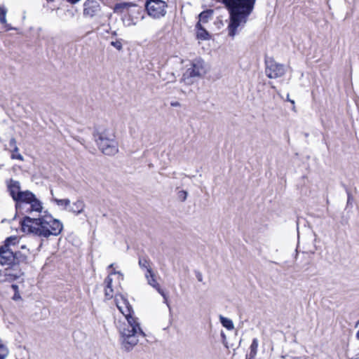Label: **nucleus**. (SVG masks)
<instances>
[{"label":"nucleus","instance_id":"26","mask_svg":"<svg viewBox=\"0 0 359 359\" xmlns=\"http://www.w3.org/2000/svg\"><path fill=\"white\" fill-rule=\"evenodd\" d=\"M111 45L116 48L117 50H121L123 48L122 43L120 41H111Z\"/></svg>","mask_w":359,"mask_h":359},{"label":"nucleus","instance_id":"27","mask_svg":"<svg viewBox=\"0 0 359 359\" xmlns=\"http://www.w3.org/2000/svg\"><path fill=\"white\" fill-rule=\"evenodd\" d=\"M112 278L110 277V276H108L104 280V283L106 284L105 287H112Z\"/></svg>","mask_w":359,"mask_h":359},{"label":"nucleus","instance_id":"31","mask_svg":"<svg viewBox=\"0 0 359 359\" xmlns=\"http://www.w3.org/2000/svg\"><path fill=\"white\" fill-rule=\"evenodd\" d=\"M170 105L172 107H180L181 106L180 103L179 102H177V101L176 102H172L170 103Z\"/></svg>","mask_w":359,"mask_h":359},{"label":"nucleus","instance_id":"21","mask_svg":"<svg viewBox=\"0 0 359 359\" xmlns=\"http://www.w3.org/2000/svg\"><path fill=\"white\" fill-rule=\"evenodd\" d=\"M149 260L147 257H141L139 259V265L141 268L146 269L148 273V268H151L149 265Z\"/></svg>","mask_w":359,"mask_h":359},{"label":"nucleus","instance_id":"9","mask_svg":"<svg viewBox=\"0 0 359 359\" xmlns=\"http://www.w3.org/2000/svg\"><path fill=\"white\" fill-rule=\"evenodd\" d=\"M8 189L11 196L15 202V208L18 203L22 202V201L29 195L31 192L29 190L21 191L20 183L18 181L11 179L8 182Z\"/></svg>","mask_w":359,"mask_h":359},{"label":"nucleus","instance_id":"36","mask_svg":"<svg viewBox=\"0 0 359 359\" xmlns=\"http://www.w3.org/2000/svg\"><path fill=\"white\" fill-rule=\"evenodd\" d=\"M113 266H114V264H111L108 266V268H109V269H111V268H112V267H113Z\"/></svg>","mask_w":359,"mask_h":359},{"label":"nucleus","instance_id":"12","mask_svg":"<svg viewBox=\"0 0 359 359\" xmlns=\"http://www.w3.org/2000/svg\"><path fill=\"white\" fill-rule=\"evenodd\" d=\"M146 278L147 279L148 284L155 288L158 292L163 297L164 302L169 306L167 295L164 292V291L161 288L159 284L157 283L155 279V275L151 269V268H148V273L145 274Z\"/></svg>","mask_w":359,"mask_h":359},{"label":"nucleus","instance_id":"5","mask_svg":"<svg viewBox=\"0 0 359 359\" xmlns=\"http://www.w3.org/2000/svg\"><path fill=\"white\" fill-rule=\"evenodd\" d=\"M93 135L98 149L104 155L114 156L118 152L115 133L109 128L96 127Z\"/></svg>","mask_w":359,"mask_h":359},{"label":"nucleus","instance_id":"28","mask_svg":"<svg viewBox=\"0 0 359 359\" xmlns=\"http://www.w3.org/2000/svg\"><path fill=\"white\" fill-rule=\"evenodd\" d=\"M11 158L13 159L16 158L20 161H23V156L18 152H13Z\"/></svg>","mask_w":359,"mask_h":359},{"label":"nucleus","instance_id":"30","mask_svg":"<svg viewBox=\"0 0 359 359\" xmlns=\"http://www.w3.org/2000/svg\"><path fill=\"white\" fill-rule=\"evenodd\" d=\"M221 337H222V342H223V344H224V346H225L226 347H228V346H227V345H226V337L225 334H224L223 332H221Z\"/></svg>","mask_w":359,"mask_h":359},{"label":"nucleus","instance_id":"10","mask_svg":"<svg viewBox=\"0 0 359 359\" xmlns=\"http://www.w3.org/2000/svg\"><path fill=\"white\" fill-rule=\"evenodd\" d=\"M265 73L270 79H276L283 76L285 73L284 65L277 63L273 58L269 57L265 60Z\"/></svg>","mask_w":359,"mask_h":359},{"label":"nucleus","instance_id":"38","mask_svg":"<svg viewBox=\"0 0 359 359\" xmlns=\"http://www.w3.org/2000/svg\"><path fill=\"white\" fill-rule=\"evenodd\" d=\"M50 193H51V195H53V190L50 191Z\"/></svg>","mask_w":359,"mask_h":359},{"label":"nucleus","instance_id":"33","mask_svg":"<svg viewBox=\"0 0 359 359\" xmlns=\"http://www.w3.org/2000/svg\"><path fill=\"white\" fill-rule=\"evenodd\" d=\"M351 201V195L348 194V203Z\"/></svg>","mask_w":359,"mask_h":359},{"label":"nucleus","instance_id":"6","mask_svg":"<svg viewBox=\"0 0 359 359\" xmlns=\"http://www.w3.org/2000/svg\"><path fill=\"white\" fill-rule=\"evenodd\" d=\"M15 209L18 214L25 217L34 212L41 213L43 206L41 201L31 191L22 202L18 204Z\"/></svg>","mask_w":359,"mask_h":359},{"label":"nucleus","instance_id":"11","mask_svg":"<svg viewBox=\"0 0 359 359\" xmlns=\"http://www.w3.org/2000/svg\"><path fill=\"white\" fill-rule=\"evenodd\" d=\"M83 15L93 18L100 11V5L97 0H88L83 5Z\"/></svg>","mask_w":359,"mask_h":359},{"label":"nucleus","instance_id":"15","mask_svg":"<svg viewBox=\"0 0 359 359\" xmlns=\"http://www.w3.org/2000/svg\"><path fill=\"white\" fill-rule=\"evenodd\" d=\"M213 14L212 10H207L205 11L201 12L198 17H199V21L198 22H202L203 23H206L208 22V20L212 18Z\"/></svg>","mask_w":359,"mask_h":359},{"label":"nucleus","instance_id":"19","mask_svg":"<svg viewBox=\"0 0 359 359\" xmlns=\"http://www.w3.org/2000/svg\"><path fill=\"white\" fill-rule=\"evenodd\" d=\"M53 201L57 203V205L63 206L65 209L70 205V201L69 199H57L56 198H53Z\"/></svg>","mask_w":359,"mask_h":359},{"label":"nucleus","instance_id":"22","mask_svg":"<svg viewBox=\"0 0 359 359\" xmlns=\"http://www.w3.org/2000/svg\"><path fill=\"white\" fill-rule=\"evenodd\" d=\"M8 353V348L5 345L0 344V359H6Z\"/></svg>","mask_w":359,"mask_h":359},{"label":"nucleus","instance_id":"20","mask_svg":"<svg viewBox=\"0 0 359 359\" xmlns=\"http://www.w3.org/2000/svg\"><path fill=\"white\" fill-rule=\"evenodd\" d=\"M6 13L7 10L4 8L0 7V22L3 25H5L6 27H8V25L6 24Z\"/></svg>","mask_w":359,"mask_h":359},{"label":"nucleus","instance_id":"4","mask_svg":"<svg viewBox=\"0 0 359 359\" xmlns=\"http://www.w3.org/2000/svg\"><path fill=\"white\" fill-rule=\"evenodd\" d=\"M18 243L17 236H10L0 247L1 264L9 266V268L6 269V276H11L13 279H17L22 275L20 265L26 264L27 260V254L17 250Z\"/></svg>","mask_w":359,"mask_h":359},{"label":"nucleus","instance_id":"16","mask_svg":"<svg viewBox=\"0 0 359 359\" xmlns=\"http://www.w3.org/2000/svg\"><path fill=\"white\" fill-rule=\"evenodd\" d=\"M196 28L198 29L197 37L202 40H205L208 39L209 34L208 32L201 26L200 22H197Z\"/></svg>","mask_w":359,"mask_h":359},{"label":"nucleus","instance_id":"14","mask_svg":"<svg viewBox=\"0 0 359 359\" xmlns=\"http://www.w3.org/2000/svg\"><path fill=\"white\" fill-rule=\"evenodd\" d=\"M84 207V202L82 200H77L73 203L72 206L69 207V211L76 215H79L83 211Z\"/></svg>","mask_w":359,"mask_h":359},{"label":"nucleus","instance_id":"8","mask_svg":"<svg viewBox=\"0 0 359 359\" xmlns=\"http://www.w3.org/2000/svg\"><path fill=\"white\" fill-rule=\"evenodd\" d=\"M167 4L163 1L147 0L145 8L149 15L154 18H160L166 14Z\"/></svg>","mask_w":359,"mask_h":359},{"label":"nucleus","instance_id":"23","mask_svg":"<svg viewBox=\"0 0 359 359\" xmlns=\"http://www.w3.org/2000/svg\"><path fill=\"white\" fill-rule=\"evenodd\" d=\"M9 146L13 148V152H18L19 149L17 146L16 140L12 137L9 141Z\"/></svg>","mask_w":359,"mask_h":359},{"label":"nucleus","instance_id":"25","mask_svg":"<svg viewBox=\"0 0 359 359\" xmlns=\"http://www.w3.org/2000/svg\"><path fill=\"white\" fill-rule=\"evenodd\" d=\"M104 295L107 299H111L114 296V290L112 287H105Z\"/></svg>","mask_w":359,"mask_h":359},{"label":"nucleus","instance_id":"18","mask_svg":"<svg viewBox=\"0 0 359 359\" xmlns=\"http://www.w3.org/2000/svg\"><path fill=\"white\" fill-rule=\"evenodd\" d=\"M257 348H258V340H257V339L255 338V339H253L252 344L250 345V358H254L255 357L257 352Z\"/></svg>","mask_w":359,"mask_h":359},{"label":"nucleus","instance_id":"17","mask_svg":"<svg viewBox=\"0 0 359 359\" xmlns=\"http://www.w3.org/2000/svg\"><path fill=\"white\" fill-rule=\"evenodd\" d=\"M219 320H220V323H222V325L224 327H226L227 330H231L234 328L233 321L231 319L224 317L222 316H220Z\"/></svg>","mask_w":359,"mask_h":359},{"label":"nucleus","instance_id":"13","mask_svg":"<svg viewBox=\"0 0 359 359\" xmlns=\"http://www.w3.org/2000/svg\"><path fill=\"white\" fill-rule=\"evenodd\" d=\"M135 6H137V4L133 2H121L116 4L113 10L115 13L122 14L126 10Z\"/></svg>","mask_w":359,"mask_h":359},{"label":"nucleus","instance_id":"1","mask_svg":"<svg viewBox=\"0 0 359 359\" xmlns=\"http://www.w3.org/2000/svg\"><path fill=\"white\" fill-rule=\"evenodd\" d=\"M116 304L126 319V323H123L118 329L121 344L128 352L138 344L139 337H144L145 334L140 328L137 319L133 316V309L128 300L123 296H120V299L116 297Z\"/></svg>","mask_w":359,"mask_h":359},{"label":"nucleus","instance_id":"24","mask_svg":"<svg viewBox=\"0 0 359 359\" xmlns=\"http://www.w3.org/2000/svg\"><path fill=\"white\" fill-rule=\"evenodd\" d=\"M187 196H188V193L187 191H184V190H182V191H178L177 193V196H178V198L184 202L186 201L187 198Z\"/></svg>","mask_w":359,"mask_h":359},{"label":"nucleus","instance_id":"29","mask_svg":"<svg viewBox=\"0 0 359 359\" xmlns=\"http://www.w3.org/2000/svg\"><path fill=\"white\" fill-rule=\"evenodd\" d=\"M196 277L199 282L203 281V276L201 272H199V271L196 272Z\"/></svg>","mask_w":359,"mask_h":359},{"label":"nucleus","instance_id":"3","mask_svg":"<svg viewBox=\"0 0 359 359\" xmlns=\"http://www.w3.org/2000/svg\"><path fill=\"white\" fill-rule=\"evenodd\" d=\"M43 213L39 217H24L20 221L22 231L43 238L58 236L63 228L62 222L53 218L51 215L47 214L46 211Z\"/></svg>","mask_w":359,"mask_h":359},{"label":"nucleus","instance_id":"32","mask_svg":"<svg viewBox=\"0 0 359 359\" xmlns=\"http://www.w3.org/2000/svg\"><path fill=\"white\" fill-rule=\"evenodd\" d=\"M68 2L71 3V4H76L77 3L79 0H67Z\"/></svg>","mask_w":359,"mask_h":359},{"label":"nucleus","instance_id":"34","mask_svg":"<svg viewBox=\"0 0 359 359\" xmlns=\"http://www.w3.org/2000/svg\"><path fill=\"white\" fill-rule=\"evenodd\" d=\"M116 273H118V274H121V272L114 271H113V272L111 273V274H116Z\"/></svg>","mask_w":359,"mask_h":359},{"label":"nucleus","instance_id":"35","mask_svg":"<svg viewBox=\"0 0 359 359\" xmlns=\"http://www.w3.org/2000/svg\"><path fill=\"white\" fill-rule=\"evenodd\" d=\"M21 249H22V250H26L27 248H26L25 245H22V246H21Z\"/></svg>","mask_w":359,"mask_h":359},{"label":"nucleus","instance_id":"7","mask_svg":"<svg viewBox=\"0 0 359 359\" xmlns=\"http://www.w3.org/2000/svg\"><path fill=\"white\" fill-rule=\"evenodd\" d=\"M205 72L204 61L201 59H196L193 60L191 67L188 68L183 74L181 81L187 85H190L193 83L194 78L201 77Z\"/></svg>","mask_w":359,"mask_h":359},{"label":"nucleus","instance_id":"39","mask_svg":"<svg viewBox=\"0 0 359 359\" xmlns=\"http://www.w3.org/2000/svg\"><path fill=\"white\" fill-rule=\"evenodd\" d=\"M47 1H53V0H46Z\"/></svg>","mask_w":359,"mask_h":359},{"label":"nucleus","instance_id":"37","mask_svg":"<svg viewBox=\"0 0 359 359\" xmlns=\"http://www.w3.org/2000/svg\"><path fill=\"white\" fill-rule=\"evenodd\" d=\"M290 102H292V104H294V100H290Z\"/></svg>","mask_w":359,"mask_h":359},{"label":"nucleus","instance_id":"2","mask_svg":"<svg viewBox=\"0 0 359 359\" xmlns=\"http://www.w3.org/2000/svg\"><path fill=\"white\" fill-rule=\"evenodd\" d=\"M222 3L228 11L229 22L228 34L233 38L239 27H243L252 13L257 0H215Z\"/></svg>","mask_w":359,"mask_h":359}]
</instances>
